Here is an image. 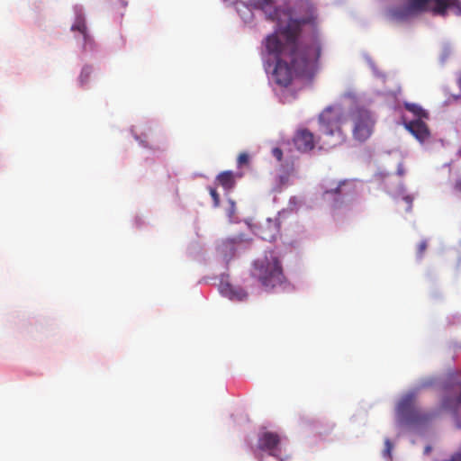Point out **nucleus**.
I'll return each instance as SVG.
<instances>
[{
  "label": "nucleus",
  "instance_id": "8",
  "mask_svg": "<svg viewBox=\"0 0 461 461\" xmlns=\"http://www.w3.org/2000/svg\"><path fill=\"white\" fill-rule=\"evenodd\" d=\"M397 413L401 419L407 422H416L420 420H427L428 417L421 415L415 406V396L412 393L407 394L398 402Z\"/></svg>",
  "mask_w": 461,
  "mask_h": 461
},
{
  "label": "nucleus",
  "instance_id": "4",
  "mask_svg": "<svg viewBox=\"0 0 461 461\" xmlns=\"http://www.w3.org/2000/svg\"><path fill=\"white\" fill-rule=\"evenodd\" d=\"M352 136L358 142H365L374 132L375 120L371 112L364 107H356L349 113Z\"/></svg>",
  "mask_w": 461,
  "mask_h": 461
},
{
  "label": "nucleus",
  "instance_id": "16",
  "mask_svg": "<svg viewBox=\"0 0 461 461\" xmlns=\"http://www.w3.org/2000/svg\"><path fill=\"white\" fill-rule=\"evenodd\" d=\"M92 68L90 67H84L79 76V83L81 86H84L89 80Z\"/></svg>",
  "mask_w": 461,
  "mask_h": 461
},
{
  "label": "nucleus",
  "instance_id": "13",
  "mask_svg": "<svg viewBox=\"0 0 461 461\" xmlns=\"http://www.w3.org/2000/svg\"><path fill=\"white\" fill-rule=\"evenodd\" d=\"M216 180L220 185H221L226 190H230L235 185V176L231 171H223L220 173Z\"/></svg>",
  "mask_w": 461,
  "mask_h": 461
},
{
  "label": "nucleus",
  "instance_id": "10",
  "mask_svg": "<svg viewBox=\"0 0 461 461\" xmlns=\"http://www.w3.org/2000/svg\"><path fill=\"white\" fill-rule=\"evenodd\" d=\"M405 128L420 142L428 140L430 137L429 127L422 119H416L406 122Z\"/></svg>",
  "mask_w": 461,
  "mask_h": 461
},
{
  "label": "nucleus",
  "instance_id": "18",
  "mask_svg": "<svg viewBox=\"0 0 461 461\" xmlns=\"http://www.w3.org/2000/svg\"><path fill=\"white\" fill-rule=\"evenodd\" d=\"M209 190V193L213 200V204L215 207L219 206L220 204V195L219 194L217 193L216 189L213 188V187H209L208 188Z\"/></svg>",
  "mask_w": 461,
  "mask_h": 461
},
{
  "label": "nucleus",
  "instance_id": "2",
  "mask_svg": "<svg viewBox=\"0 0 461 461\" xmlns=\"http://www.w3.org/2000/svg\"><path fill=\"white\" fill-rule=\"evenodd\" d=\"M321 135L317 140L321 149H331L344 143L347 135L342 129L345 123L343 114L339 108L327 107L319 116ZM295 148L301 152L312 150L316 144L312 132L300 129L294 137Z\"/></svg>",
  "mask_w": 461,
  "mask_h": 461
},
{
  "label": "nucleus",
  "instance_id": "11",
  "mask_svg": "<svg viewBox=\"0 0 461 461\" xmlns=\"http://www.w3.org/2000/svg\"><path fill=\"white\" fill-rule=\"evenodd\" d=\"M221 292L230 300L242 302L247 299L248 293L240 287H234L229 284H221Z\"/></svg>",
  "mask_w": 461,
  "mask_h": 461
},
{
  "label": "nucleus",
  "instance_id": "19",
  "mask_svg": "<svg viewBox=\"0 0 461 461\" xmlns=\"http://www.w3.org/2000/svg\"><path fill=\"white\" fill-rule=\"evenodd\" d=\"M249 158L247 153H240L237 158V165L239 167L249 163Z\"/></svg>",
  "mask_w": 461,
  "mask_h": 461
},
{
  "label": "nucleus",
  "instance_id": "3",
  "mask_svg": "<svg viewBox=\"0 0 461 461\" xmlns=\"http://www.w3.org/2000/svg\"><path fill=\"white\" fill-rule=\"evenodd\" d=\"M252 276L257 278L266 290L281 286L286 282L279 259L272 254L254 262Z\"/></svg>",
  "mask_w": 461,
  "mask_h": 461
},
{
  "label": "nucleus",
  "instance_id": "20",
  "mask_svg": "<svg viewBox=\"0 0 461 461\" xmlns=\"http://www.w3.org/2000/svg\"><path fill=\"white\" fill-rule=\"evenodd\" d=\"M427 246L428 245L426 240H422L419 243L417 247V255L419 258H421L423 256L424 252L427 249Z\"/></svg>",
  "mask_w": 461,
  "mask_h": 461
},
{
  "label": "nucleus",
  "instance_id": "1",
  "mask_svg": "<svg viewBox=\"0 0 461 461\" xmlns=\"http://www.w3.org/2000/svg\"><path fill=\"white\" fill-rule=\"evenodd\" d=\"M299 8L305 11V15L301 19H290L285 27L280 28L284 41L273 33L267 37L265 43L267 52L276 60L273 72L275 80L284 86L290 85L294 75L303 73L321 56V46L316 41L306 46L298 42L302 27L314 24L316 20L315 8L310 2H302Z\"/></svg>",
  "mask_w": 461,
  "mask_h": 461
},
{
  "label": "nucleus",
  "instance_id": "6",
  "mask_svg": "<svg viewBox=\"0 0 461 461\" xmlns=\"http://www.w3.org/2000/svg\"><path fill=\"white\" fill-rule=\"evenodd\" d=\"M434 2L429 9L433 14L446 16L447 10L455 14L461 15V2L459 0H409V7L412 11L425 12L429 10V4Z\"/></svg>",
  "mask_w": 461,
  "mask_h": 461
},
{
  "label": "nucleus",
  "instance_id": "14",
  "mask_svg": "<svg viewBox=\"0 0 461 461\" xmlns=\"http://www.w3.org/2000/svg\"><path fill=\"white\" fill-rule=\"evenodd\" d=\"M404 108L411 112L413 115L417 117V119H428L429 113L425 111L420 105L417 104L405 103Z\"/></svg>",
  "mask_w": 461,
  "mask_h": 461
},
{
  "label": "nucleus",
  "instance_id": "26",
  "mask_svg": "<svg viewBox=\"0 0 461 461\" xmlns=\"http://www.w3.org/2000/svg\"><path fill=\"white\" fill-rule=\"evenodd\" d=\"M444 405H445L446 407H449V406H450V404H449V402H446L444 403Z\"/></svg>",
  "mask_w": 461,
  "mask_h": 461
},
{
  "label": "nucleus",
  "instance_id": "15",
  "mask_svg": "<svg viewBox=\"0 0 461 461\" xmlns=\"http://www.w3.org/2000/svg\"><path fill=\"white\" fill-rule=\"evenodd\" d=\"M219 249L225 257H227L228 254L232 255L235 250L234 240H226L222 241L219 247Z\"/></svg>",
  "mask_w": 461,
  "mask_h": 461
},
{
  "label": "nucleus",
  "instance_id": "9",
  "mask_svg": "<svg viewBox=\"0 0 461 461\" xmlns=\"http://www.w3.org/2000/svg\"><path fill=\"white\" fill-rule=\"evenodd\" d=\"M279 444L280 438L276 433L267 431L262 433L258 438V447L261 450L267 451L270 455L284 461Z\"/></svg>",
  "mask_w": 461,
  "mask_h": 461
},
{
  "label": "nucleus",
  "instance_id": "21",
  "mask_svg": "<svg viewBox=\"0 0 461 461\" xmlns=\"http://www.w3.org/2000/svg\"><path fill=\"white\" fill-rule=\"evenodd\" d=\"M272 155L278 160L281 161L283 158V151L279 148H274L272 149Z\"/></svg>",
  "mask_w": 461,
  "mask_h": 461
},
{
  "label": "nucleus",
  "instance_id": "25",
  "mask_svg": "<svg viewBox=\"0 0 461 461\" xmlns=\"http://www.w3.org/2000/svg\"><path fill=\"white\" fill-rule=\"evenodd\" d=\"M454 188L457 192H461V179L456 181Z\"/></svg>",
  "mask_w": 461,
  "mask_h": 461
},
{
  "label": "nucleus",
  "instance_id": "17",
  "mask_svg": "<svg viewBox=\"0 0 461 461\" xmlns=\"http://www.w3.org/2000/svg\"><path fill=\"white\" fill-rule=\"evenodd\" d=\"M72 30H77L85 35L86 32V25L84 21L79 20L72 26Z\"/></svg>",
  "mask_w": 461,
  "mask_h": 461
},
{
  "label": "nucleus",
  "instance_id": "23",
  "mask_svg": "<svg viewBox=\"0 0 461 461\" xmlns=\"http://www.w3.org/2000/svg\"><path fill=\"white\" fill-rule=\"evenodd\" d=\"M397 174L400 176H402L405 174V170L403 168V165L402 164H399L398 165V167H397Z\"/></svg>",
  "mask_w": 461,
  "mask_h": 461
},
{
  "label": "nucleus",
  "instance_id": "22",
  "mask_svg": "<svg viewBox=\"0 0 461 461\" xmlns=\"http://www.w3.org/2000/svg\"><path fill=\"white\" fill-rule=\"evenodd\" d=\"M403 200L408 204V209L410 210L412 205V198L410 195H406L403 197Z\"/></svg>",
  "mask_w": 461,
  "mask_h": 461
},
{
  "label": "nucleus",
  "instance_id": "5",
  "mask_svg": "<svg viewBox=\"0 0 461 461\" xmlns=\"http://www.w3.org/2000/svg\"><path fill=\"white\" fill-rule=\"evenodd\" d=\"M354 193L355 185L350 180L328 181L324 184L322 198L333 208H339L344 203L345 199Z\"/></svg>",
  "mask_w": 461,
  "mask_h": 461
},
{
  "label": "nucleus",
  "instance_id": "24",
  "mask_svg": "<svg viewBox=\"0 0 461 461\" xmlns=\"http://www.w3.org/2000/svg\"><path fill=\"white\" fill-rule=\"evenodd\" d=\"M385 447H386L385 451L388 453V455H390V453H391V449H392V447H393V446H392V444H391V442H390V440H389V439H386V440H385Z\"/></svg>",
  "mask_w": 461,
  "mask_h": 461
},
{
  "label": "nucleus",
  "instance_id": "12",
  "mask_svg": "<svg viewBox=\"0 0 461 461\" xmlns=\"http://www.w3.org/2000/svg\"><path fill=\"white\" fill-rule=\"evenodd\" d=\"M277 232L278 225L275 221L267 220V226L260 229L259 235L263 240L272 241Z\"/></svg>",
  "mask_w": 461,
  "mask_h": 461
},
{
  "label": "nucleus",
  "instance_id": "7",
  "mask_svg": "<svg viewBox=\"0 0 461 461\" xmlns=\"http://www.w3.org/2000/svg\"><path fill=\"white\" fill-rule=\"evenodd\" d=\"M251 5L255 8L262 10L267 20L277 23L279 34L280 28L285 27L290 22V19H294L293 10L290 7L285 9L276 8L274 6L273 0H251Z\"/></svg>",
  "mask_w": 461,
  "mask_h": 461
}]
</instances>
